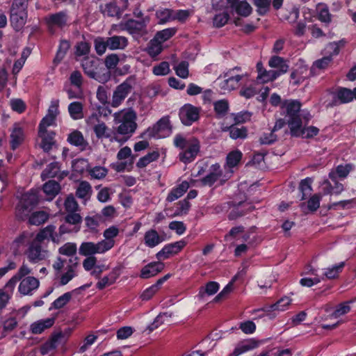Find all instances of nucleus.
Wrapping results in <instances>:
<instances>
[{
	"label": "nucleus",
	"mask_w": 356,
	"mask_h": 356,
	"mask_svg": "<svg viewBox=\"0 0 356 356\" xmlns=\"http://www.w3.org/2000/svg\"><path fill=\"white\" fill-rule=\"evenodd\" d=\"M114 122L120 124L117 128V134L128 135L129 137L135 132L137 129V115L132 108L122 109L113 114Z\"/></svg>",
	"instance_id": "f257e3e1"
},
{
	"label": "nucleus",
	"mask_w": 356,
	"mask_h": 356,
	"mask_svg": "<svg viewBox=\"0 0 356 356\" xmlns=\"http://www.w3.org/2000/svg\"><path fill=\"white\" fill-rule=\"evenodd\" d=\"M300 108L301 104L298 100L288 99L282 103L283 113L289 118L287 123L291 135H298L297 128L302 124Z\"/></svg>",
	"instance_id": "f03ea898"
},
{
	"label": "nucleus",
	"mask_w": 356,
	"mask_h": 356,
	"mask_svg": "<svg viewBox=\"0 0 356 356\" xmlns=\"http://www.w3.org/2000/svg\"><path fill=\"white\" fill-rule=\"evenodd\" d=\"M81 66L87 76L99 83L107 82L111 78L110 72L99 68V62L95 58H85L82 60Z\"/></svg>",
	"instance_id": "7ed1b4c3"
},
{
	"label": "nucleus",
	"mask_w": 356,
	"mask_h": 356,
	"mask_svg": "<svg viewBox=\"0 0 356 356\" xmlns=\"http://www.w3.org/2000/svg\"><path fill=\"white\" fill-rule=\"evenodd\" d=\"M113 245L114 241H101L97 243L84 242L79 247V254L83 256L102 254L111 249Z\"/></svg>",
	"instance_id": "20e7f679"
},
{
	"label": "nucleus",
	"mask_w": 356,
	"mask_h": 356,
	"mask_svg": "<svg viewBox=\"0 0 356 356\" xmlns=\"http://www.w3.org/2000/svg\"><path fill=\"white\" fill-rule=\"evenodd\" d=\"M25 254L28 260L32 264H37L44 261L49 256V251L42 247V243L35 240L30 243L25 252Z\"/></svg>",
	"instance_id": "39448f33"
},
{
	"label": "nucleus",
	"mask_w": 356,
	"mask_h": 356,
	"mask_svg": "<svg viewBox=\"0 0 356 356\" xmlns=\"http://www.w3.org/2000/svg\"><path fill=\"white\" fill-rule=\"evenodd\" d=\"M200 111V108L197 107L191 104H185L179 110V118L184 125H191L199 119Z\"/></svg>",
	"instance_id": "423d86ee"
},
{
	"label": "nucleus",
	"mask_w": 356,
	"mask_h": 356,
	"mask_svg": "<svg viewBox=\"0 0 356 356\" xmlns=\"http://www.w3.org/2000/svg\"><path fill=\"white\" fill-rule=\"evenodd\" d=\"M172 127L168 116L161 118L152 128H149L147 132L150 136L165 137L171 133Z\"/></svg>",
	"instance_id": "0eeeda50"
},
{
	"label": "nucleus",
	"mask_w": 356,
	"mask_h": 356,
	"mask_svg": "<svg viewBox=\"0 0 356 356\" xmlns=\"http://www.w3.org/2000/svg\"><path fill=\"white\" fill-rule=\"evenodd\" d=\"M88 122L93 125V131L98 139L108 138L111 136L110 129L104 122L99 121L97 114L92 113L88 118Z\"/></svg>",
	"instance_id": "6e6552de"
},
{
	"label": "nucleus",
	"mask_w": 356,
	"mask_h": 356,
	"mask_svg": "<svg viewBox=\"0 0 356 356\" xmlns=\"http://www.w3.org/2000/svg\"><path fill=\"white\" fill-rule=\"evenodd\" d=\"M131 88L132 86L129 81H125L118 86L113 94L111 106L118 107L131 92Z\"/></svg>",
	"instance_id": "1a4fd4ad"
},
{
	"label": "nucleus",
	"mask_w": 356,
	"mask_h": 356,
	"mask_svg": "<svg viewBox=\"0 0 356 356\" xmlns=\"http://www.w3.org/2000/svg\"><path fill=\"white\" fill-rule=\"evenodd\" d=\"M149 22V17L145 16L140 20L129 19L124 24V29L131 35H141L146 32V27Z\"/></svg>",
	"instance_id": "9d476101"
},
{
	"label": "nucleus",
	"mask_w": 356,
	"mask_h": 356,
	"mask_svg": "<svg viewBox=\"0 0 356 356\" xmlns=\"http://www.w3.org/2000/svg\"><path fill=\"white\" fill-rule=\"evenodd\" d=\"M241 75L231 74V71L225 73L222 76H220L217 81L221 90L230 91L237 88L238 82L241 80Z\"/></svg>",
	"instance_id": "9b49d317"
},
{
	"label": "nucleus",
	"mask_w": 356,
	"mask_h": 356,
	"mask_svg": "<svg viewBox=\"0 0 356 356\" xmlns=\"http://www.w3.org/2000/svg\"><path fill=\"white\" fill-rule=\"evenodd\" d=\"M200 147L199 140L195 138H191V142L185 147V150L179 155L180 161L185 163L193 161L200 152Z\"/></svg>",
	"instance_id": "f8f14e48"
},
{
	"label": "nucleus",
	"mask_w": 356,
	"mask_h": 356,
	"mask_svg": "<svg viewBox=\"0 0 356 356\" xmlns=\"http://www.w3.org/2000/svg\"><path fill=\"white\" fill-rule=\"evenodd\" d=\"M185 245L186 242L184 241L168 244L156 254V257L159 260L168 259L170 256L178 253Z\"/></svg>",
	"instance_id": "ddd939ff"
},
{
	"label": "nucleus",
	"mask_w": 356,
	"mask_h": 356,
	"mask_svg": "<svg viewBox=\"0 0 356 356\" xmlns=\"http://www.w3.org/2000/svg\"><path fill=\"white\" fill-rule=\"evenodd\" d=\"M329 178L331 181L329 180L323 181V185L325 186L323 188L324 193L326 195L340 194L344 190L343 185L338 181L334 172L329 173Z\"/></svg>",
	"instance_id": "4468645a"
},
{
	"label": "nucleus",
	"mask_w": 356,
	"mask_h": 356,
	"mask_svg": "<svg viewBox=\"0 0 356 356\" xmlns=\"http://www.w3.org/2000/svg\"><path fill=\"white\" fill-rule=\"evenodd\" d=\"M40 286L39 280L32 276H28L22 279L19 283V292L24 295H32L33 291L36 290Z\"/></svg>",
	"instance_id": "2eb2a0df"
},
{
	"label": "nucleus",
	"mask_w": 356,
	"mask_h": 356,
	"mask_svg": "<svg viewBox=\"0 0 356 356\" xmlns=\"http://www.w3.org/2000/svg\"><path fill=\"white\" fill-rule=\"evenodd\" d=\"M33 236V233L24 232L17 237L11 245L13 254L15 255L21 254L26 245L30 244Z\"/></svg>",
	"instance_id": "dca6fc26"
},
{
	"label": "nucleus",
	"mask_w": 356,
	"mask_h": 356,
	"mask_svg": "<svg viewBox=\"0 0 356 356\" xmlns=\"http://www.w3.org/2000/svg\"><path fill=\"white\" fill-rule=\"evenodd\" d=\"M46 21L49 27L63 28L67 24L68 16L66 12L61 11L55 14L49 15Z\"/></svg>",
	"instance_id": "f3484780"
},
{
	"label": "nucleus",
	"mask_w": 356,
	"mask_h": 356,
	"mask_svg": "<svg viewBox=\"0 0 356 356\" xmlns=\"http://www.w3.org/2000/svg\"><path fill=\"white\" fill-rule=\"evenodd\" d=\"M230 7L235 10L236 13L242 16L248 17L252 11V8L246 1L227 0Z\"/></svg>",
	"instance_id": "a211bd4d"
},
{
	"label": "nucleus",
	"mask_w": 356,
	"mask_h": 356,
	"mask_svg": "<svg viewBox=\"0 0 356 356\" xmlns=\"http://www.w3.org/2000/svg\"><path fill=\"white\" fill-rule=\"evenodd\" d=\"M222 175L219 164L216 163L211 166L209 173L202 178L200 181L203 186H212Z\"/></svg>",
	"instance_id": "6ab92c4d"
},
{
	"label": "nucleus",
	"mask_w": 356,
	"mask_h": 356,
	"mask_svg": "<svg viewBox=\"0 0 356 356\" xmlns=\"http://www.w3.org/2000/svg\"><path fill=\"white\" fill-rule=\"evenodd\" d=\"M164 268V264L162 262H152L144 266L140 273V277L148 279L154 277L160 273Z\"/></svg>",
	"instance_id": "aec40b11"
},
{
	"label": "nucleus",
	"mask_w": 356,
	"mask_h": 356,
	"mask_svg": "<svg viewBox=\"0 0 356 356\" xmlns=\"http://www.w3.org/2000/svg\"><path fill=\"white\" fill-rule=\"evenodd\" d=\"M55 229L54 225L47 226L36 235L33 240L42 243L44 240L51 238L54 243H58V238L55 233Z\"/></svg>",
	"instance_id": "412c9836"
},
{
	"label": "nucleus",
	"mask_w": 356,
	"mask_h": 356,
	"mask_svg": "<svg viewBox=\"0 0 356 356\" xmlns=\"http://www.w3.org/2000/svg\"><path fill=\"white\" fill-rule=\"evenodd\" d=\"M54 322L55 319L54 318L37 321L31 325L30 330L34 334H41L45 330L50 328L54 324Z\"/></svg>",
	"instance_id": "4be33fe9"
},
{
	"label": "nucleus",
	"mask_w": 356,
	"mask_h": 356,
	"mask_svg": "<svg viewBox=\"0 0 356 356\" xmlns=\"http://www.w3.org/2000/svg\"><path fill=\"white\" fill-rule=\"evenodd\" d=\"M67 142L72 145L79 147L81 150H85L88 146V143L84 138L82 133L74 130L68 135Z\"/></svg>",
	"instance_id": "5701e85b"
},
{
	"label": "nucleus",
	"mask_w": 356,
	"mask_h": 356,
	"mask_svg": "<svg viewBox=\"0 0 356 356\" xmlns=\"http://www.w3.org/2000/svg\"><path fill=\"white\" fill-rule=\"evenodd\" d=\"M108 48L111 50L124 49L128 45V40L122 35L106 38Z\"/></svg>",
	"instance_id": "b1692460"
},
{
	"label": "nucleus",
	"mask_w": 356,
	"mask_h": 356,
	"mask_svg": "<svg viewBox=\"0 0 356 356\" xmlns=\"http://www.w3.org/2000/svg\"><path fill=\"white\" fill-rule=\"evenodd\" d=\"M38 136L41 138V148L44 152H49L55 145L54 133L48 131H38Z\"/></svg>",
	"instance_id": "393cba45"
},
{
	"label": "nucleus",
	"mask_w": 356,
	"mask_h": 356,
	"mask_svg": "<svg viewBox=\"0 0 356 356\" xmlns=\"http://www.w3.org/2000/svg\"><path fill=\"white\" fill-rule=\"evenodd\" d=\"M38 202V197L37 193L35 191H31L22 195L20 204L18 207L20 209L29 210L30 207L37 204Z\"/></svg>",
	"instance_id": "a878e982"
},
{
	"label": "nucleus",
	"mask_w": 356,
	"mask_h": 356,
	"mask_svg": "<svg viewBox=\"0 0 356 356\" xmlns=\"http://www.w3.org/2000/svg\"><path fill=\"white\" fill-rule=\"evenodd\" d=\"M321 197L322 195L321 194L316 193L309 199L307 205L305 202L300 204V207L302 212L307 213L309 211H316L320 207Z\"/></svg>",
	"instance_id": "bb28decb"
},
{
	"label": "nucleus",
	"mask_w": 356,
	"mask_h": 356,
	"mask_svg": "<svg viewBox=\"0 0 356 356\" xmlns=\"http://www.w3.org/2000/svg\"><path fill=\"white\" fill-rule=\"evenodd\" d=\"M268 65L270 67L277 68V70H275L277 71L280 75L285 74L289 70V65L286 60H284L283 58L277 56H272L270 58Z\"/></svg>",
	"instance_id": "cd10ccee"
},
{
	"label": "nucleus",
	"mask_w": 356,
	"mask_h": 356,
	"mask_svg": "<svg viewBox=\"0 0 356 356\" xmlns=\"http://www.w3.org/2000/svg\"><path fill=\"white\" fill-rule=\"evenodd\" d=\"M144 240L147 247L154 248L163 242L164 238L155 229H152L145 232Z\"/></svg>",
	"instance_id": "c85d7f7f"
},
{
	"label": "nucleus",
	"mask_w": 356,
	"mask_h": 356,
	"mask_svg": "<svg viewBox=\"0 0 356 356\" xmlns=\"http://www.w3.org/2000/svg\"><path fill=\"white\" fill-rule=\"evenodd\" d=\"M77 259V257H74V259H70L69 260L71 264L67 266V272L64 273L60 277V282L61 285L67 284L73 277L76 276L75 269L78 264Z\"/></svg>",
	"instance_id": "c756f323"
},
{
	"label": "nucleus",
	"mask_w": 356,
	"mask_h": 356,
	"mask_svg": "<svg viewBox=\"0 0 356 356\" xmlns=\"http://www.w3.org/2000/svg\"><path fill=\"white\" fill-rule=\"evenodd\" d=\"M12 149H15L24 140V132L19 124H15L10 134Z\"/></svg>",
	"instance_id": "7c9ffc66"
},
{
	"label": "nucleus",
	"mask_w": 356,
	"mask_h": 356,
	"mask_svg": "<svg viewBox=\"0 0 356 356\" xmlns=\"http://www.w3.org/2000/svg\"><path fill=\"white\" fill-rule=\"evenodd\" d=\"M189 184L186 181L181 182L178 186L173 188L168 194L166 200L168 202H173L181 197L188 189Z\"/></svg>",
	"instance_id": "2f4dec72"
},
{
	"label": "nucleus",
	"mask_w": 356,
	"mask_h": 356,
	"mask_svg": "<svg viewBox=\"0 0 356 356\" xmlns=\"http://www.w3.org/2000/svg\"><path fill=\"white\" fill-rule=\"evenodd\" d=\"M119 275L120 274L118 270L117 269H113L108 275L102 277L97 283V288L99 290H102L104 288L113 284L116 281Z\"/></svg>",
	"instance_id": "473e14b6"
},
{
	"label": "nucleus",
	"mask_w": 356,
	"mask_h": 356,
	"mask_svg": "<svg viewBox=\"0 0 356 356\" xmlns=\"http://www.w3.org/2000/svg\"><path fill=\"white\" fill-rule=\"evenodd\" d=\"M219 289V284L216 282H209L204 286L200 288L197 295L199 299H204L205 296L214 295Z\"/></svg>",
	"instance_id": "72a5a7b5"
},
{
	"label": "nucleus",
	"mask_w": 356,
	"mask_h": 356,
	"mask_svg": "<svg viewBox=\"0 0 356 356\" xmlns=\"http://www.w3.org/2000/svg\"><path fill=\"white\" fill-rule=\"evenodd\" d=\"M60 190V184L54 180H50L43 185V191L49 196V200H52L59 193Z\"/></svg>",
	"instance_id": "f704fd0d"
},
{
	"label": "nucleus",
	"mask_w": 356,
	"mask_h": 356,
	"mask_svg": "<svg viewBox=\"0 0 356 356\" xmlns=\"http://www.w3.org/2000/svg\"><path fill=\"white\" fill-rule=\"evenodd\" d=\"M83 104L79 102H74L68 106V111L73 120H80L83 118Z\"/></svg>",
	"instance_id": "c9c22d12"
},
{
	"label": "nucleus",
	"mask_w": 356,
	"mask_h": 356,
	"mask_svg": "<svg viewBox=\"0 0 356 356\" xmlns=\"http://www.w3.org/2000/svg\"><path fill=\"white\" fill-rule=\"evenodd\" d=\"M297 132L298 135H291L295 137H302V138H312L318 134L319 129L313 126L302 127V124L297 128Z\"/></svg>",
	"instance_id": "e433bc0d"
},
{
	"label": "nucleus",
	"mask_w": 356,
	"mask_h": 356,
	"mask_svg": "<svg viewBox=\"0 0 356 356\" xmlns=\"http://www.w3.org/2000/svg\"><path fill=\"white\" fill-rule=\"evenodd\" d=\"M91 193L92 187L88 181H83L79 184L76 191V195L79 198L88 199L90 198Z\"/></svg>",
	"instance_id": "4c0bfd02"
},
{
	"label": "nucleus",
	"mask_w": 356,
	"mask_h": 356,
	"mask_svg": "<svg viewBox=\"0 0 356 356\" xmlns=\"http://www.w3.org/2000/svg\"><path fill=\"white\" fill-rule=\"evenodd\" d=\"M312 179L310 177H307L301 180L299 184V190L302 193V200L306 199L308 195H311L312 191Z\"/></svg>",
	"instance_id": "58836bf2"
},
{
	"label": "nucleus",
	"mask_w": 356,
	"mask_h": 356,
	"mask_svg": "<svg viewBox=\"0 0 356 356\" xmlns=\"http://www.w3.org/2000/svg\"><path fill=\"white\" fill-rule=\"evenodd\" d=\"M280 75L275 70H264L260 74L257 75V80L261 83H268L276 79Z\"/></svg>",
	"instance_id": "ea45409f"
},
{
	"label": "nucleus",
	"mask_w": 356,
	"mask_h": 356,
	"mask_svg": "<svg viewBox=\"0 0 356 356\" xmlns=\"http://www.w3.org/2000/svg\"><path fill=\"white\" fill-rule=\"evenodd\" d=\"M159 157V153L157 151H153L140 158L136 163L138 168H142L146 167L149 163L156 161Z\"/></svg>",
	"instance_id": "a19ab883"
},
{
	"label": "nucleus",
	"mask_w": 356,
	"mask_h": 356,
	"mask_svg": "<svg viewBox=\"0 0 356 356\" xmlns=\"http://www.w3.org/2000/svg\"><path fill=\"white\" fill-rule=\"evenodd\" d=\"M49 218L47 213L43 211L33 213L29 218V222L31 225H40L44 223Z\"/></svg>",
	"instance_id": "79ce46f5"
},
{
	"label": "nucleus",
	"mask_w": 356,
	"mask_h": 356,
	"mask_svg": "<svg viewBox=\"0 0 356 356\" xmlns=\"http://www.w3.org/2000/svg\"><path fill=\"white\" fill-rule=\"evenodd\" d=\"M344 265V262H341L330 268H326L324 273V276L330 280L338 277L339 273L342 271Z\"/></svg>",
	"instance_id": "37998d69"
},
{
	"label": "nucleus",
	"mask_w": 356,
	"mask_h": 356,
	"mask_svg": "<svg viewBox=\"0 0 356 356\" xmlns=\"http://www.w3.org/2000/svg\"><path fill=\"white\" fill-rule=\"evenodd\" d=\"M176 32L177 29L175 28L165 29L158 31L156 33L154 38L157 40V41H159L161 43H162L172 37L176 33Z\"/></svg>",
	"instance_id": "c03bdc74"
},
{
	"label": "nucleus",
	"mask_w": 356,
	"mask_h": 356,
	"mask_svg": "<svg viewBox=\"0 0 356 356\" xmlns=\"http://www.w3.org/2000/svg\"><path fill=\"white\" fill-rule=\"evenodd\" d=\"M10 23L16 31L21 30L26 24L27 17L17 15L14 11V13L10 14Z\"/></svg>",
	"instance_id": "a18cd8bd"
},
{
	"label": "nucleus",
	"mask_w": 356,
	"mask_h": 356,
	"mask_svg": "<svg viewBox=\"0 0 356 356\" xmlns=\"http://www.w3.org/2000/svg\"><path fill=\"white\" fill-rule=\"evenodd\" d=\"M337 98L341 104H346L354 99V95L352 90L341 88L337 92Z\"/></svg>",
	"instance_id": "49530a36"
},
{
	"label": "nucleus",
	"mask_w": 356,
	"mask_h": 356,
	"mask_svg": "<svg viewBox=\"0 0 356 356\" xmlns=\"http://www.w3.org/2000/svg\"><path fill=\"white\" fill-rule=\"evenodd\" d=\"M259 15H266L270 9L272 0H252Z\"/></svg>",
	"instance_id": "de8ad7c7"
},
{
	"label": "nucleus",
	"mask_w": 356,
	"mask_h": 356,
	"mask_svg": "<svg viewBox=\"0 0 356 356\" xmlns=\"http://www.w3.org/2000/svg\"><path fill=\"white\" fill-rule=\"evenodd\" d=\"M60 170L59 163L58 162H53L48 165L47 168L42 171V177L43 179L48 177H55L57 176Z\"/></svg>",
	"instance_id": "09e8293b"
},
{
	"label": "nucleus",
	"mask_w": 356,
	"mask_h": 356,
	"mask_svg": "<svg viewBox=\"0 0 356 356\" xmlns=\"http://www.w3.org/2000/svg\"><path fill=\"white\" fill-rule=\"evenodd\" d=\"M292 299L288 296L280 298L276 303L271 305L270 308L273 311H284L291 305Z\"/></svg>",
	"instance_id": "8fccbe9b"
},
{
	"label": "nucleus",
	"mask_w": 356,
	"mask_h": 356,
	"mask_svg": "<svg viewBox=\"0 0 356 356\" xmlns=\"http://www.w3.org/2000/svg\"><path fill=\"white\" fill-rule=\"evenodd\" d=\"M350 309L349 302H343L336 307L330 316L334 318H339L348 314L350 311Z\"/></svg>",
	"instance_id": "3c124183"
},
{
	"label": "nucleus",
	"mask_w": 356,
	"mask_h": 356,
	"mask_svg": "<svg viewBox=\"0 0 356 356\" xmlns=\"http://www.w3.org/2000/svg\"><path fill=\"white\" fill-rule=\"evenodd\" d=\"M102 12L104 15L109 17H117L118 19L120 18L122 14L118 6L114 3H107L102 10Z\"/></svg>",
	"instance_id": "603ef678"
},
{
	"label": "nucleus",
	"mask_w": 356,
	"mask_h": 356,
	"mask_svg": "<svg viewBox=\"0 0 356 356\" xmlns=\"http://www.w3.org/2000/svg\"><path fill=\"white\" fill-rule=\"evenodd\" d=\"M87 170L91 177L96 179L104 178L108 173V170L102 166H95L94 168H90Z\"/></svg>",
	"instance_id": "864d4df0"
},
{
	"label": "nucleus",
	"mask_w": 356,
	"mask_h": 356,
	"mask_svg": "<svg viewBox=\"0 0 356 356\" xmlns=\"http://www.w3.org/2000/svg\"><path fill=\"white\" fill-rule=\"evenodd\" d=\"M70 82L72 86L77 89H81L83 83V77L81 72L78 70L73 71L69 77Z\"/></svg>",
	"instance_id": "5fc2aeb1"
},
{
	"label": "nucleus",
	"mask_w": 356,
	"mask_h": 356,
	"mask_svg": "<svg viewBox=\"0 0 356 356\" xmlns=\"http://www.w3.org/2000/svg\"><path fill=\"white\" fill-rule=\"evenodd\" d=\"M95 49L99 56L103 55L108 47L106 38L97 37L94 40Z\"/></svg>",
	"instance_id": "6e6d98bb"
},
{
	"label": "nucleus",
	"mask_w": 356,
	"mask_h": 356,
	"mask_svg": "<svg viewBox=\"0 0 356 356\" xmlns=\"http://www.w3.org/2000/svg\"><path fill=\"white\" fill-rule=\"evenodd\" d=\"M170 316L171 314H168V313L160 314L156 317L154 322L147 327V330L149 331V332H152L154 330L157 329L160 325L163 324L165 318Z\"/></svg>",
	"instance_id": "4d7b16f0"
},
{
	"label": "nucleus",
	"mask_w": 356,
	"mask_h": 356,
	"mask_svg": "<svg viewBox=\"0 0 356 356\" xmlns=\"http://www.w3.org/2000/svg\"><path fill=\"white\" fill-rule=\"evenodd\" d=\"M242 153L238 150L231 152L227 156V164L229 167L236 166L241 161Z\"/></svg>",
	"instance_id": "13d9d810"
},
{
	"label": "nucleus",
	"mask_w": 356,
	"mask_h": 356,
	"mask_svg": "<svg viewBox=\"0 0 356 356\" xmlns=\"http://www.w3.org/2000/svg\"><path fill=\"white\" fill-rule=\"evenodd\" d=\"M162 51V45L159 41L154 38L149 42L147 47V52L151 56H158Z\"/></svg>",
	"instance_id": "bf43d9fd"
},
{
	"label": "nucleus",
	"mask_w": 356,
	"mask_h": 356,
	"mask_svg": "<svg viewBox=\"0 0 356 356\" xmlns=\"http://www.w3.org/2000/svg\"><path fill=\"white\" fill-rule=\"evenodd\" d=\"M60 254L65 256H73L76 252V245L74 243H66L58 249Z\"/></svg>",
	"instance_id": "052dcab7"
},
{
	"label": "nucleus",
	"mask_w": 356,
	"mask_h": 356,
	"mask_svg": "<svg viewBox=\"0 0 356 356\" xmlns=\"http://www.w3.org/2000/svg\"><path fill=\"white\" fill-rule=\"evenodd\" d=\"M229 104L227 100L222 99L214 103V110L219 116H224L228 111Z\"/></svg>",
	"instance_id": "680f3d73"
},
{
	"label": "nucleus",
	"mask_w": 356,
	"mask_h": 356,
	"mask_svg": "<svg viewBox=\"0 0 356 356\" xmlns=\"http://www.w3.org/2000/svg\"><path fill=\"white\" fill-rule=\"evenodd\" d=\"M352 170L353 165L351 164H347L346 165H340L337 167L334 171H331L330 172H334L337 179L338 177L344 179L348 175Z\"/></svg>",
	"instance_id": "e2e57ef3"
},
{
	"label": "nucleus",
	"mask_w": 356,
	"mask_h": 356,
	"mask_svg": "<svg viewBox=\"0 0 356 356\" xmlns=\"http://www.w3.org/2000/svg\"><path fill=\"white\" fill-rule=\"evenodd\" d=\"M72 298V294L70 292H67L58 297L52 303V307L54 309H60L63 307Z\"/></svg>",
	"instance_id": "0e129e2a"
},
{
	"label": "nucleus",
	"mask_w": 356,
	"mask_h": 356,
	"mask_svg": "<svg viewBox=\"0 0 356 356\" xmlns=\"http://www.w3.org/2000/svg\"><path fill=\"white\" fill-rule=\"evenodd\" d=\"M101 222L102 216L98 214L92 216H87L85 218L86 225L90 230H95Z\"/></svg>",
	"instance_id": "69168bd1"
},
{
	"label": "nucleus",
	"mask_w": 356,
	"mask_h": 356,
	"mask_svg": "<svg viewBox=\"0 0 356 356\" xmlns=\"http://www.w3.org/2000/svg\"><path fill=\"white\" fill-rule=\"evenodd\" d=\"M229 136L233 139L245 138L247 136V129L245 127L238 128L232 126L229 128Z\"/></svg>",
	"instance_id": "338daca9"
},
{
	"label": "nucleus",
	"mask_w": 356,
	"mask_h": 356,
	"mask_svg": "<svg viewBox=\"0 0 356 356\" xmlns=\"http://www.w3.org/2000/svg\"><path fill=\"white\" fill-rule=\"evenodd\" d=\"M156 16L160 24H164L172 18V10L167 8L159 9L156 12Z\"/></svg>",
	"instance_id": "774afa93"
}]
</instances>
